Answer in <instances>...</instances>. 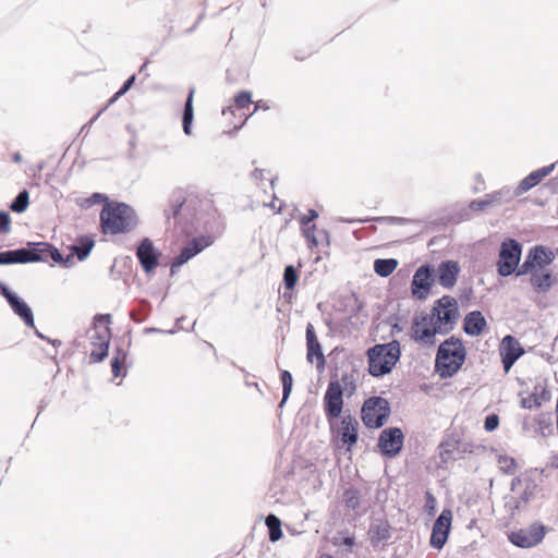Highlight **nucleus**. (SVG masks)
I'll return each mask as SVG.
<instances>
[{
	"label": "nucleus",
	"instance_id": "nucleus-27",
	"mask_svg": "<svg viewBox=\"0 0 558 558\" xmlns=\"http://www.w3.org/2000/svg\"><path fill=\"white\" fill-rule=\"evenodd\" d=\"M398 266V262L393 258L376 259L374 263V270L380 277H388Z\"/></svg>",
	"mask_w": 558,
	"mask_h": 558
},
{
	"label": "nucleus",
	"instance_id": "nucleus-36",
	"mask_svg": "<svg viewBox=\"0 0 558 558\" xmlns=\"http://www.w3.org/2000/svg\"><path fill=\"white\" fill-rule=\"evenodd\" d=\"M298 280H299L298 269L292 265L287 266L284 268V274H283V282H284L286 289L293 290L298 283Z\"/></svg>",
	"mask_w": 558,
	"mask_h": 558
},
{
	"label": "nucleus",
	"instance_id": "nucleus-37",
	"mask_svg": "<svg viewBox=\"0 0 558 558\" xmlns=\"http://www.w3.org/2000/svg\"><path fill=\"white\" fill-rule=\"evenodd\" d=\"M29 203V194L26 190L22 191L10 205L11 210L15 213H23L26 210Z\"/></svg>",
	"mask_w": 558,
	"mask_h": 558
},
{
	"label": "nucleus",
	"instance_id": "nucleus-16",
	"mask_svg": "<svg viewBox=\"0 0 558 558\" xmlns=\"http://www.w3.org/2000/svg\"><path fill=\"white\" fill-rule=\"evenodd\" d=\"M211 241L209 238L201 236L198 239H193L187 245H185L180 254L174 258L171 265V271L173 272L175 268L181 267L196 254L202 252L205 247L209 246Z\"/></svg>",
	"mask_w": 558,
	"mask_h": 558
},
{
	"label": "nucleus",
	"instance_id": "nucleus-15",
	"mask_svg": "<svg viewBox=\"0 0 558 558\" xmlns=\"http://www.w3.org/2000/svg\"><path fill=\"white\" fill-rule=\"evenodd\" d=\"M433 283L432 270L429 266H421L414 274L411 291L417 299H425L430 291Z\"/></svg>",
	"mask_w": 558,
	"mask_h": 558
},
{
	"label": "nucleus",
	"instance_id": "nucleus-24",
	"mask_svg": "<svg viewBox=\"0 0 558 558\" xmlns=\"http://www.w3.org/2000/svg\"><path fill=\"white\" fill-rule=\"evenodd\" d=\"M527 274L531 275V284L538 291H547L554 284V277L550 271L543 269H532Z\"/></svg>",
	"mask_w": 558,
	"mask_h": 558
},
{
	"label": "nucleus",
	"instance_id": "nucleus-49",
	"mask_svg": "<svg viewBox=\"0 0 558 558\" xmlns=\"http://www.w3.org/2000/svg\"><path fill=\"white\" fill-rule=\"evenodd\" d=\"M343 544L347 546H352L354 544V539L352 537H347L344 538Z\"/></svg>",
	"mask_w": 558,
	"mask_h": 558
},
{
	"label": "nucleus",
	"instance_id": "nucleus-22",
	"mask_svg": "<svg viewBox=\"0 0 558 558\" xmlns=\"http://www.w3.org/2000/svg\"><path fill=\"white\" fill-rule=\"evenodd\" d=\"M554 169V165L543 167L531 172L527 177H525L519 185L517 186L515 194L522 195L536 186L544 178H546Z\"/></svg>",
	"mask_w": 558,
	"mask_h": 558
},
{
	"label": "nucleus",
	"instance_id": "nucleus-35",
	"mask_svg": "<svg viewBox=\"0 0 558 558\" xmlns=\"http://www.w3.org/2000/svg\"><path fill=\"white\" fill-rule=\"evenodd\" d=\"M499 470L508 475H513L517 472L518 464L515 460L508 456H499L498 460Z\"/></svg>",
	"mask_w": 558,
	"mask_h": 558
},
{
	"label": "nucleus",
	"instance_id": "nucleus-23",
	"mask_svg": "<svg viewBox=\"0 0 558 558\" xmlns=\"http://www.w3.org/2000/svg\"><path fill=\"white\" fill-rule=\"evenodd\" d=\"M486 320L478 311L469 313L464 318L463 329L470 336H478L486 328Z\"/></svg>",
	"mask_w": 558,
	"mask_h": 558
},
{
	"label": "nucleus",
	"instance_id": "nucleus-7",
	"mask_svg": "<svg viewBox=\"0 0 558 558\" xmlns=\"http://www.w3.org/2000/svg\"><path fill=\"white\" fill-rule=\"evenodd\" d=\"M110 315H97L95 317V326L89 331V340L92 350L89 354L90 362L97 363L108 355L111 331L109 328Z\"/></svg>",
	"mask_w": 558,
	"mask_h": 558
},
{
	"label": "nucleus",
	"instance_id": "nucleus-17",
	"mask_svg": "<svg viewBox=\"0 0 558 558\" xmlns=\"http://www.w3.org/2000/svg\"><path fill=\"white\" fill-rule=\"evenodd\" d=\"M159 253L155 250L151 240L145 238L138 245L136 256L146 272L153 271L158 266Z\"/></svg>",
	"mask_w": 558,
	"mask_h": 558
},
{
	"label": "nucleus",
	"instance_id": "nucleus-28",
	"mask_svg": "<svg viewBox=\"0 0 558 558\" xmlns=\"http://www.w3.org/2000/svg\"><path fill=\"white\" fill-rule=\"evenodd\" d=\"M342 500L348 509L355 510L361 505V493L355 487H349L343 492Z\"/></svg>",
	"mask_w": 558,
	"mask_h": 558
},
{
	"label": "nucleus",
	"instance_id": "nucleus-4",
	"mask_svg": "<svg viewBox=\"0 0 558 558\" xmlns=\"http://www.w3.org/2000/svg\"><path fill=\"white\" fill-rule=\"evenodd\" d=\"M466 350L463 342L450 337L439 344L435 367L441 378L452 377L464 364Z\"/></svg>",
	"mask_w": 558,
	"mask_h": 558
},
{
	"label": "nucleus",
	"instance_id": "nucleus-32",
	"mask_svg": "<svg viewBox=\"0 0 558 558\" xmlns=\"http://www.w3.org/2000/svg\"><path fill=\"white\" fill-rule=\"evenodd\" d=\"M302 226L303 236L306 239L307 245L310 248L317 247L319 244V239L317 236V227L315 223L307 222Z\"/></svg>",
	"mask_w": 558,
	"mask_h": 558
},
{
	"label": "nucleus",
	"instance_id": "nucleus-26",
	"mask_svg": "<svg viewBox=\"0 0 558 558\" xmlns=\"http://www.w3.org/2000/svg\"><path fill=\"white\" fill-rule=\"evenodd\" d=\"M265 170L255 169L252 173L254 180L257 182V185L263 189L265 193L270 192L271 197L275 198L274 195V177L269 171H267V175H265Z\"/></svg>",
	"mask_w": 558,
	"mask_h": 558
},
{
	"label": "nucleus",
	"instance_id": "nucleus-11",
	"mask_svg": "<svg viewBox=\"0 0 558 558\" xmlns=\"http://www.w3.org/2000/svg\"><path fill=\"white\" fill-rule=\"evenodd\" d=\"M525 353L519 340L511 335L502 338L499 345V354L505 373H509L513 364Z\"/></svg>",
	"mask_w": 558,
	"mask_h": 558
},
{
	"label": "nucleus",
	"instance_id": "nucleus-50",
	"mask_svg": "<svg viewBox=\"0 0 558 558\" xmlns=\"http://www.w3.org/2000/svg\"><path fill=\"white\" fill-rule=\"evenodd\" d=\"M263 204H264L265 206H270L271 208H275V207H276V206H275V203H274L272 201H271V202H269V203H267V202H263Z\"/></svg>",
	"mask_w": 558,
	"mask_h": 558
},
{
	"label": "nucleus",
	"instance_id": "nucleus-39",
	"mask_svg": "<svg viewBox=\"0 0 558 558\" xmlns=\"http://www.w3.org/2000/svg\"><path fill=\"white\" fill-rule=\"evenodd\" d=\"M281 381H282V386H283V398H282V402H283L288 399V397L290 396L291 390H292L293 379H292V375L289 371L281 372Z\"/></svg>",
	"mask_w": 558,
	"mask_h": 558
},
{
	"label": "nucleus",
	"instance_id": "nucleus-51",
	"mask_svg": "<svg viewBox=\"0 0 558 558\" xmlns=\"http://www.w3.org/2000/svg\"><path fill=\"white\" fill-rule=\"evenodd\" d=\"M328 558H331V557H328Z\"/></svg>",
	"mask_w": 558,
	"mask_h": 558
},
{
	"label": "nucleus",
	"instance_id": "nucleus-19",
	"mask_svg": "<svg viewBox=\"0 0 558 558\" xmlns=\"http://www.w3.org/2000/svg\"><path fill=\"white\" fill-rule=\"evenodd\" d=\"M43 258L38 250L21 248L0 253V265L3 264H26L39 262Z\"/></svg>",
	"mask_w": 558,
	"mask_h": 558
},
{
	"label": "nucleus",
	"instance_id": "nucleus-9",
	"mask_svg": "<svg viewBox=\"0 0 558 558\" xmlns=\"http://www.w3.org/2000/svg\"><path fill=\"white\" fill-rule=\"evenodd\" d=\"M521 257V246L514 240L505 241L501 244L498 259V274L509 276L518 268Z\"/></svg>",
	"mask_w": 558,
	"mask_h": 558
},
{
	"label": "nucleus",
	"instance_id": "nucleus-33",
	"mask_svg": "<svg viewBox=\"0 0 558 558\" xmlns=\"http://www.w3.org/2000/svg\"><path fill=\"white\" fill-rule=\"evenodd\" d=\"M94 244L95 243L92 239L85 238L81 240L80 245H73L71 251L76 254L80 260H84L90 253Z\"/></svg>",
	"mask_w": 558,
	"mask_h": 558
},
{
	"label": "nucleus",
	"instance_id": "nucleus-8",
	"mask_svg": "<svg viewBox=\"0 0 558 558\" xmlns=\"http://www.w3.org/2000/svg\"><path fill=\"white\" fill-rule=\"evenodd\" d=\"M390 410L387 400L380 397H373L367 399L362 407V421L365 426L369 428H378L383 426L388 416Z\"/></svg>",
	"mask_w": 558,
	"mask_h": 558
},
{
	"label": "nucleus",
	"instance_id": "nucleus-2",
	"mask_svg": "<svg viewBox=\"0 0 558 558\" xmlns=\"http://www.w3.org/2000/svg\"><path fill=\"white\" fill-rule=\"evenodd\" d=\"M134 209L125 203L107 202L100 211V227L104 234L130 232L136 226Z\"/></svg>",
	"mask_w": 558,
	"mask_h": 558
},
{
	"label": "nucleus",
	"instance_id": "nucleus-29",
	"mask_svg": "<svg viewBox=\"0 0 558 558\" xmlns=\"http://www.w3.org/2000/svg\"><path fill=\"white\" fill-rule=\"evenodd\" d=\"M193 96L194 90L192 89L187 96L184 112H183V130L186 135L191 134L192 121H193Z\"/></svg>",
	"mask_w": 558,
	"mask_h": 558
},
{
	"label": "nucleus",
	"instance_id": "nucleus-21",
	"mask_svg": "<svg viewBox=\"0 0 558 558\" xmlns=\"http://www.w3.org/2000/svg\"><path fill=\"white\" fill-rule=\"evenodd\" d=\"M436 272L438 283L441 287L449 289L456 284L460 267L454 260H446L438 265Z\"/></svg>",
	"mask_w": 558,
	"mask_h": 558
},
{
	"label": "nucleus",
	"instance_id": "nucleus-18",
	"mask_svg": "<svg viewBox=\"0 0 558 558\" xmlns=\"http://www.w3.org/2000/svg\"><path fill=\"white\" fill-rule=\"evenodd\" d=\"M551 399V392L545 381L537 383L533 391L523 397L520 404L523 409H535L542 407L544 403L549 402Z\"/></svg>",
	"mask_w": 558,
	"mask_h": 558
},
{
	"label": "nucleus",
	"instance_id": "nucleus-42",
	"mask_svg": "<svg viewBox=\"0 0 558 558\" xmlns=\"http://www.w3.org/2000/svg\"><path fill=\"white\" fill-rule=\"evenodd\" d=\"M125 356L116 355L111 360V372L113 377H119L123 367Z\"/></svg>",
	"mask_w": 558,
	"mask_h": 558
},
{
	"label": "nucleus",
	"instance_id": "nucleus-12",
	"mask_svg": "<svg viewBox=\"0 0 558 558\" xmlns=\"http://www.w3.org/2000/svg\"><path fill=\"white\" fill-rule=\"evenodd\" d=\"M554 258L555 254L553 251L545 248L544 246H536L530 251L517 275L520 276L527 274V271L532 269L543 270L551 264Z\"/></svg>",
	"mask_w": 558,
	"mask_h": 558
},
{
	"label": "nucleus",
	"instance_id": "nucleus-13",
	"mask_svg": "<svg viewBox=\"0 0 558 558\" xmlns=\"http://www.w3.org/2000/svg\"><path fill=\"white\" fill-rule=\"evenodd\" d=\"M403 433L400 428H386L380 433L378 447L384 454L395 457L400 452L403 446Z\"/></svg>",
	"mask_w": 558,
	"mask_h": 558
},
{
	"label": "nucleus",
	"instance_id": "nucleus-34",
	"mask_svg": "<svg viewBox=\"0 0 558 558\" xmlns=\"http://www.w3.org/2000/svg\"><path fill=\"white\" fill-rule=\"evenodd\" d=\"M107 198L108 197L106 195L101 194V193H94L89 197H78V198H76L75 203L82 209H87V208L92 207L95 204H99V203H102V202L106 203Z\"/></svg>",
	"mask_w": 558,
	"mask_h": 558
},
{
	"label": "nucleus",
	"instance_id": "nucleus-38",
	"mask_svg": "<svg viewBox=\"0 0 558 558\" xmlns=\"http://www.w3.org/2000/svg\"><path fill=\"white\" fill-rule=\"evenodd\" d=\"M535 422H536V424L538 426V430L542 434H545V432H551L553 422H551L550 413H542V414H539L536 417Z\"/></svg>",
	"mask_w": 558,
	"mask_h": 558
},
{
	"label": "nucleus",
	"instance_id": "nucleus-45",
	"mask_svg": "<svg viewBox=\"0 0 558 558\" xmlns=\"http://www.w3.org/2000/svg\"><path fill=\"white\" fill-rule=\"evenodd\" d=\"M436 498L430 493H426L425 510L428 514L433 515L436 509Z\"/></svg>",
	"mask_w": 558,
	"mask_h": 558
},
{
	"label": "nucleus",
	"instance_id": "nucleus-46",
	"mask_svg": "<svg viewBox=\"0 0 558 558\" xmlns=\"http://www.w3.org/2000/svg\"><path fill=\"white\" fill-rule=\"evenodd\" d=\"M318 217V214L314 209H310L307 215H302L299 219L301 225H306L307 222H313Z\"/></svg>",
	"mask_w": 558,
	"mask_h": 558
},
{
	"label": "nucleus",
	"instance_id": "nucleus-6",
	"mask_svg": "<svg viewBox=\"0 0 558 558\" xmlns=\"http://www.w3.org/2000/svg\"><path fill=\"white\" fill-rule=\"evenodd\" d=\"M328 424L337 446L351 451L359 440L360 423L357 418L348 412Z\"/></svg>",
	"mask_w": 558,
	"mask_h": 558
},
{
	"label": "nucleus",
	"instance_id": "nucleus-3",
	"mask_svg": "<svg viewBox=\"0 0 558 558\" xmlns=\"http://www.w3.org/2000/svg\"><path fill=\"white\" fill-rule=\"evenodd\" d=\"M356 390L353 374H342L340 378L331 379L323 398V408L327 422L341 416L344 401L343 396L351 397Z\"/></svg>",
	"mask_w": 558,
	"mask_h": 558
},
{
	"label": "nucleus",
	"instance_id": "nucleus-43",
	"mask_svg": "<svg viewBox=\"0 0 558 558\" xmlns=\"http://www.w3.org/2000/svg\"><path fill=\"white\" fill-rule=\"evenodd\" d=\"M499 425V416L495 413L487 415L484 423V428L487 432L495 430Z\"/></svg>",
	"mask_w": 558,
	"mask_h": 558
},
{
	"label": "nucleus",
	"instance_id": "nucleus-10",
	"mask_svg": "<svg viewBox=\"0 0 558 558\" xmlns=\"http://www.w3.org/2000/svg\"><path fill=\"white\" fill-rule=\"evenodd\" d=\"M545 536V526L534 523L526 529H520L509 535V541L521 548H529L537 545Z\"/></svg>",
	"mask_w": 558,
	"mask_h": 558
},
{
	"label": "nucleus",
	"instance_id": "nucleus-48",
	"mask_svg": "<svg viewBox=\"0 0 558 558\" xmlns=\"http://www.w3.org/2000/svg\"><path fill=\"white\" fill-rule=\"evenodd\" d=\"M12 160H13L14 162H21V160H22V156H21V154H20V153H14V154L12 155Z\"/></svg>",
	"mask_w": 558,
	"mask_h": 558
},
{
	"label": "nucleus",
	"instance_id": "nucleus-40",
	"mask_svg": "<svg viewBox=\"0 0 558 558\" xmlns=\"http://www.w3.org/2000/svg\"><path fill=\"white\" fill-rule=\"evenodd\" d=\"M234 104L238 109H245L252 104V94L247 90L240 92L234 97Z\"/></svg>",
	"mask_w": 558,
	"mask_h": 558
},
{
	"label": "nucleus",
	"instance_id": "nucleus-20",
	"mask_svg": "<svg viewBox=\"0 0 558 558\" xmlns=\"http://www.w3.org/2000/svg\"><path fill=\"white\" fill-rule=\"evenodd\" d=\"M306 345H307V354L306 359L310 363H316L318 371H323L325 367V356L322 351L320 343L313 330L311 325L306 328Z\"/></svg>",
	"mask_w": 558,
	"mask_h": 558
},
{
	"label": "nucleus",
	"instance_id": "nucleus-30",
	"mask_svg": "<svg viewBox=\"0 0 558 558\" xmlns=\"http://www.w3.org/2000/svg\"><path fill=\"white\" fill-rule=\"evenodd\" d=\"M35 250H38V252L43 256V258H40L39 262H47L49 258H51L54 262L62 260V256L59 253V251L47 243H38Z\"/></svg>",
	"mask_w": 558,
	"mask_h": 558
},
{
	"label": "nucleus",
	"instance_id": "nucleus-25",
	"mask_svg": "<svg viewBox=\"0 0 558 558\" xmlns=\"http://www.w3.org/2000/svg\"><path fill=\"white\" fill-rule=\"evenodd\" d=\"M9 304L11 305L13 312L16 315H19L27 326H29V327L34 326V316H33L32 310L28 307V305L25 302H23L20 298L15 296V298H10Z\"/></svg>",
	"mask_w": 558,
	"mask_h": 558
},
{
	"label": "nucleus",
	"instance_id": "nucleus-47",
	"mask_svg": "<svg viewBox=\"0 0 558 558\" xmlns=\"http://www.w3.org/2000/svg\"><path fill=\"white\" fill-rule=\"evenodd\" d=\"M1 294L5 298V300L10 303V298H15L16 295L13 294L7 287L1 286Z\"/></svg>",
	"mask_w": 558,
	"mask_h": 558
},
{
	"label": "nucleus",
	"instance_id": "nucleus-31",
	"mask_svg": "<svg viewBox=\"0 0 558 558\" xmlns=\"http://www.w3.org/2000/svg\"><path fill=\"white\" fill-rule=\"evenodd\" d=\"M266 525L268 527L269 539L271 542H277L282 537L281 522L276 515L269 514L266 518Z\"/></svg>",
	"mask_w": 558,
	"mask_h": 558
},
{
	"label": "nucleus",
	"instance_id": "nucleus-5",
	"mask_svg": "<svg viewBox=\"0 0 558 558\" xmlns=\"http://www.w3.org/2000/svg\"><path fill=\"white\" fill-rule=\"evenodd\" d=\"M368 373L374 377L389 374L401 355L400 343L392 340L388 343L376 344L367 350Z\"/></svg>",
	"mask_w": 558,
	"mask_h": 558
},
{
	"label": "nucleus",
	"instance_id": "nucleus-1",
	"mask_svg": "<svg viewBox=\"0 0 558 558\" xmlns=\"http://www.w3.org/2000/svg\"><path fill=\"white\" fill-rule=\"evenodd\" d=\"M459 318L457 301L442 296L435 302L429 313H422L413 318L411 338L420 345L432 348L436 344V335L450 332Z\"/></svg>",
	"mask_w": 558,
	"mask_h": 558
},
{
	"label": "nucleus",
	"instance_id": "nucleus-41",
	"mask_svg": "<svg viewBox=\"0 0 558 558\" xmlns=\"http://www.w3.org/2000/svg\"><path fill=\"white\" fill-rule=\"evenodd\" d=\"M11 231V217L7 211H0V233L7 234Z\"/></svg>",
	"mask_w": 558,
	"mask_h": 558
},
{
	"label": "nucleus",
	"instance_id": "nucleus-44",
	"mask_svg": "<svg viewBox=\"0 0 558 558\" xmlns=\"http://www.w3.org/2000/svg\"><path fill=\"white\" fill-rule=\"evenodd\" d=\"M135 81V76L132 75L130 78H128L123 86L120 88V90H118L114 96L111 98L110 102H114L118 98H120L122 95H124L130 88L131 86L133 85Z\"/></svg>",
	"mask_w": 558,
	"mask_h": 558
},
{
	"label": "nucleus",
	"instance_id": "nucleus-14",
	"mask_svg": "<svg viewBox=\"0 0 558 558\" xmlns=\"http://www.w3.org/2000/svg\"><path fill=\"white\" fill-rule=\"evenodd\" d=\"M451 510L444 509L433 526L430 535V545L434 548L440 549L446 544L451 527Z\"/></svg>",
	"mask_w": 558,
	"mask_h": 558
}]
</instances>
